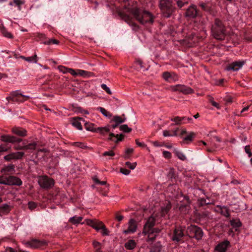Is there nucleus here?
Wrapping results in <instances>:
<instances>
[{"mask_svg":"<svg viewBox=\"0 0 252 252\" xmlns=\"http://www.w3.org/2000/svg\"><path fill=\"white\" fill-rule=\"evenodd\" d=\"M120 129L125 132H130L132 129L128 127L127 125H123L120 126Z\"/></svg>","mask_w":252,"mask_h":252,"instance_id":"nucleus-45","label":"nucleus"},{"mask_svg":"<svg viewBox=\"0 0 252 252\" xmlns=\"http://www.w3.org/2000/svg\"><path fill=\"white\" fill-rule=\"evenodd\" d=\"M155 221L156 219L154 217H149L144 226L143 232L145 234L148 232V231H150V229L155 225Z\"/></svg>","mask_w":252,"mask_h":252,"instance_id":"nucleus-14","label":"nucleus"},{"mask_svg":"<svg viewBox=\"0 0 252 252\" xmlns=\"http://www.w3.org/2000/svg\"><path fill=\"white\" fill-rule=\"evenodd\" d=\"M136 244L134 240H129L125 244V247L127 250H131L136 247Z\"/></svg>","mask_w":252,"mask_h":252,"instance_id":"nucleus-26","label":"nucleus"},{"mask_svg":"<svg viewBox=\"0 0 252 252\" xmlns=\"http://www.w3.org/2000/svg\"><path fill=\"white\" fill-rule=\"evenodd\" d=\"M125 164L127 167L133 170L136 167V162L131 163L129 161H127Z\"/></svg>","mask_w":252,"mask_h":252,"instance_id":"nucleus-50","label":"nucleus"},{"mask_svg":"<svg viewBox=\"0 0 252 252\" xmlns=\"http://www.w3.org/2000/svg\"><path fill=\"white\" fill-rule=\"evenodd\" d=\"M1 141L11 143H19L22 142V139L21 138H17L14 136H11L9 135H2L0 136Z\"/></svg>","mask_w":252,"mask_h":252,"instance_id":"nucleus-12","label":"nucleus"},{"mask_svg":"<svg viewBox=\"0 0 252 252\" xmlns=\"http://www.w3.org/2000/svg\"><path fill=\"white\" fill-rule=\"evenodd\" d=\"M43 43L45 45L58 44L59 43V41L55 39H50L48 40L43 41Z\"/></svg>","mask_w":252,"mask_h":252,"instance_id":"nucleus-42","label":"nucleus"},{"mask_svg":"<svg viewBox=\"0 0 252 252\" xmlns=\"http://www.w3.org/2000/svg\"><path fill=\"white\" fill-rule=\"evenodd\" d=\"M124 135L123 134L120 135H115L113 133H110L108 138V140L114 141L115 143H118L120 141H122L124 139Z\"/></svg>","mask_w":252,"mask_h":252,"instance_id":"nucleus-22","label":"nucleus"},{"mask_svg":"<svg viewBox=\"0 0 252 252\" xmlns=\"http://www.w3.org/2000/svg\"><path fill=\"white\" fill-rule=\"evenodd\" d=\"M97 110H99L101 112V113L106 117L110 118L112 116V114L110 112L108 111L107 110H106L105 108L103 107H98Z\"/></svg>","mask_w":252,"mask_h":252,"instance_id":"nucleus-37","label":"nucleus"},{"mask_svg":"<svg viewBox=\"0 0 252 252\" xmlns=\"http://www.w3.org/2000/svg\"><path fill=\"white\" fill-rule=\"evenodd\" d=\"M133 152V149L132 148H127L125 151V154L123 157L124 158L127 159L129 158L130 154Z\"/></svg>","mask_w":252,"mask_h":252,"instance_id":"nucleus-41","label":"nucleus"},{"mask_svg":"<svg viewBox=\"0 0 252 252\" xmlns=\"http://www.w3.org/2000/svg\"><path fill=\"white\" fill-rule=\"evenodd\" d=\"M77 72H78V75L81 76H83L84 77H88L91 76H94V73L92 72L87 71L84 70L77 69Z\"/></svg>","mask_w":252,"mask_h":252,"instance_id":"nucleus-28","label":"nucleus"},{"mask_svg":"<svg viewBox=\"0 0 252 252\" xmlns=\"http://www.w3.org/2000/svg\"><path fill=\"white\" fill-rule=\"evenodd\" d=\"M163 155L165 158L169 159L171 158V154L168 151H164L163 152Z\"/></svg>","mask_w":252,"mask_h":252,"instance_id":"nucleus-61","label":"nucleus"},{"mask_svg":"<svg viewBox=\"0 0 252 252\" xmlns=\"http://www.w3.org/2000/svg\"><path fill=\"white\" fill-rule=\"evenodd\" d=\"M115 155V153L112 150L109 151L105 152L103 154V156L104 157H106V156L113 157V156H114Z\"/></svg>","mask_w":252,"mask_h":252,"instance_id":"nucleus-56","label":"nucleus"},{"mask_svg":"<svg viewBox=\"0 0 252 252\" xmlns=\"http://www.w3.org/2000/svg\"><path fill=\"white\" fill-rule=\"evenodd\" d=\"M161 229L158 228H152L150 229V231H148V232H146V234H148V238L149 241H153L155 240L157 235L159 233Z\"/></svg>","mask_w":252,"mask_h":252,"instance_id":"nucleus-19","label":"nucleus"},{"mask_svg":"<svg viewBox=\"0 0 252 252\" xmlns=\"http://www.w3.org/2000/svg\"><path fill=\"white\" fill-rule=\"evenodd\" d=\"M199 5L204 11L209 13L212 12V7L209 3L201 2L199 3Z\"/></svg>","mask_w":252,"mask_h":252,"instance_id":"nucleus-25","label":"nucleus"},{"mask_svg":"<svg viewBox=\"0 0 252 252\" xmlns=\"http://www.w3.org/2000/svg\"><path fill=\"white\" fill-rule=\"evenodd\" d=\"M25 61L28 62H33L34 63H36L37 62V55H34L32 57H27L26 59H25Z\"/></svg>","mask_w":252,"mask_h":252,"instance_id":"nucleus-46","label":"nucleus"},{"mask_svg":"<svg viewBox=\"0 0 252 252\" xmlns=\"http://www.w3.org/2000/svg\"><path fill=\"white\" fill-rule=\"evenodd\" d=\"M230 246V242L225 240L218 244L215 248L216 252H225Z\"/></svg>","mask_w":252,"mask_h":252,"instance_id":"nucleus-16","label":"nucleus"},{"mask_svg":"<svg viewBox=\"0 0 252 252\" xmlns=\"http://www.w3.org/2000/svg\"><path fill=\"white\" fill-rule=\"evenodd\" d=\"M101 227H102V228H101L100 230H102V231H101L102 234L103 235H109V231H108V229L106 228L105 225H101Z\"/></svg>","mask_w":252,"mask_h":252,"instance_id":"nucleus-53","label":"nucleus"},{"mask_svg":"<svg viewBox=\"0 0 252 252\" xmlns=\"http://www.w3.org/2000/svg\"><path fill=\"white\" fill-rule=\"evenodd\" d=\"M80 119H81L80 118H73L72 122V125L79 130H81L82 129L81 124L79 121V120Z\"/></svg>","mask_w":252,"mask_h":252,"instance_id":"nucleus-36","label":"nucleus"},{"mask_svg":"<svg viewBox=\"0 0 252 252\" xmlns=\"http://www.w3.org/2000/svg\"><path fill=\"white\" fill-rule=\"evenodd\" d=\"M184 228L181 226H176L171 237L173 241L176 243L183 242V238L185 236Z\"/></svg>","mask_w":252,"mask_h":252,"instance_id":"nucleus-7","label":"nucleus"},{"mask_svg":"<svg viewBox=\"0 0 252 252\" xmlns=\"http://www.w3.org/2000/svg\"><path fill=\"white\" fill-rule=\"evenodd\" d=\"M85 128L88 130L94 132H97V127H95L94 124L91 123H86L85 124Z\"/></svg>","mask_w":252,"mask_h":252,"instance_id":"nucleus-30","label":"nucleus"},{"mask_svg":"<svg viewBox=\"0 0 252 252\" xmlns=\"http://www.w3.org/2000/svg\"><path fill=\"white\" fill-rule=\"evenodd\" d=\"M6 185L20 186L22 184L21 180L14 176H6Z\"/></svg>","mask_w":252,"mask_h":252,"instance_id":"nucleus-11","label":"nucleus"},{"mask_svg":"<svg viewBox=\"0 0 252 252\" xmlns=\"http://www.w3.org/2000/svg\"><path fill=\"white\" fill-rule=\"evenodd\" d=\"M24 153L21 152L12 153L4 157V159L6 161H10L12 159H21L24 156Z\"/></svg>","mask_w":252,"mask_h":252,"instance_id":"nucleus-15","label":"nucleus"},{"mask_svg":"<svg viewBox=\"0 0 252 252\" xmlns=\"http://www.w3.org/2000/svg\"><path fill=\"white\" fill-rule=\"evenodd\" d=\"M120 172L125 175H129L130 172V171L129 170L124 168H121L120 169Z\"/></svg>","mask_w":252,"mask_h":252,"instance_id":"nucleus-60","label":"nucleus"},{"mask_svg":"<svg viewBox=\"0 0 252 252\" xmlns=\"http://www.w3.org/2000/svg\"><path fill=\"white\" fill-rule=\"evenodd\" d=\"M195 134L193 132H190L187 136L184 138V141L191 142L192 141Z\"/></svg>","mask_w":252,"mask_h":252,"instance_id":"nucleus-43","label":"nucleus"},{"mask_svg":"<svg viewBox=\"0 0 252 252\" xmlns=\"http://www.w3.org/2000/svg\"><path fill=\"white\" fill-rule=\"evenodd\" d=\"M220 213L222 215L229 218L230 217V213L229 209L225 206L220 207Z\"/></svg>","mask_w":252,"mask_h":252,"instance_id":"nucleus-39","label":"nucleus"},{"mask_svg":"<svg viewBox=\"0 0 252 252\" xmlns=\"http://www.w3.org/2000/svg\"><path fill=\"white\" fill-rule=\"evenodd\" d=\"M137 229V224L136 221L131 219L129 220L128 222V228L123 231V233L125 234H128L130 233H133L135 232Z\"/></svg>","mask_w":252,"mask_h":252,"instance_id":"nucleus-13","label":"nucleus"},{"mask_svg":"<svg viewBox=\"0 0 252 252\" xmlns=\"http://www.w3.org/2000/svg\"><path fill=\"white\" fill-rule=\"evenodd\" d=\"M178 6L180 8H182L183 7L185 4H187L188 3V2H183L181 0H178L177 2Z\"/></svg>","mask_w":252,"mask_h":252,"instance_id":"nucleus-63","label":"nucleus"},{"mask_svg":"<svg viewBox=\"0 0 252 252\" xmlns=\"http://www.w3.org/2000/svg\"><path fill=\"white\" fill-rule=\"evenodd\" d=\"M188 120V121L192 120L191 118H187L186 117H180L179 116H177L174 118H172L171 119L172 121L175 122V125H181L182 124V121Z\"/></svg>","mask_w":252,"mask_h":252,"instance_id":"nucleus-24","label":"nucleus"},{"mask_svg":"<svg viewBox=\"0 0 252 252\" xmlns=\"http://www.w3.org/2000/svg\"><path fill=\"white\" fill-rule=\"evenodd\" d=\"M101 225H104V224L102 221L97 220L95 225L94 226L93 228L95 229L96 231H99L101 229V228H102V227H101Z\"/></svg>","mask_w":252,"mask_h":252,"instance_id":"nucleus-48","label":"nucleus"},{"mask_svg":"<svg viewBox=\"0 0 252 252\" xmlns=\"http://www.w3.org/2000/svg\"><path fill=\"white\" fill-rule=\"evenodd\" d=\"M68 73H70L71 75H72L73 76H76L77 75H78V72H77V71H75V70L72 69V68H69V69H68Z\"/></svg>","mask_w":252,"mask_h":252,"instance_id":"nucleus-62","label":"nucleus"},{"mask_svg":"<svg viewBox=\"0 0 252 252\" xmlns=\"http://www.w3.org/2000/svg\"><path fill=\"white\" fill-rule=\"evenodd\" d=\"M97 220H90L87 219L85 220L86 223L87 225H90L92 226V227H94V226L96 224V222Z\"/></svg>","mask_w":252,"mask_h":252,"instance_id":"nucleus-47","label":"nucleus"},{"mask_svg":"<svg viewBox=\"0 0 252 252\" xmlns=\"http://www.w3.org/2000/svg\"><path fill=\"white\" fill-rule=\"evenodd\" d=\"M93 245L94 248L96 249V252H101L100 251V243L97 241H94Z\"/></svg>","mask_w":252,"mask_h":252,"instance_id":"nucleus-49","label":"nucleus"},{"mask_svg":"<svg viewBox=\"0 0 252 252\" xmlns=\"http://www.w3.org/2000/svg\"><path fill=\"white\" fill-rule=\"evenodd\" d=\"M28 207L31 210H33L36 207V204L34 202H29L28 203Z\"/></svg>","mask_w":252,"mask_h":252,"instance_id":"nucleus-55","label":"nucleus"},{"mask_svg":"<svg viewBox=\"0 0 252 252\" xmlns=\"http://www.w3.org/2000/svg\"><path fill=\"white\" fill-rule=\"evenodd\" d=\"M37 146L36 142L31 143L28 145H25V143H22V145H19L16 148L17 150H34Z\"/></svg>","mask_w":252,"mask_h":252,"instance_id":"nucleus-21","label":"nucleus"},{"mask_svg":"<svg viewBox=\"0 0 252 252\" xmlns=\"http://www.w3.org/2000/svg\"><path fill=\"white\" fill-rule=\"evenodd\" d=\"M111 126L109 125L104 127H97V132H99L101 134L104 135L110 131Z\"/></svg>","mask_w":252,"mask_h":252,"instance_id":"nucleus-27","label":"nucleus"},{"mask_svg":"<svg viewBox=\"0 0 252 252\" xmlns=\"http://www.w3.org/2000/svg\"><path fill=\"white\" fill-rule=\"evenodd\" d=\"M198 204L200 206H202L203 205L208 204L209 203L206 202V199L204 198H201L198 200Z\"/></svg>","mask_w":252,"mask_h":252,"instance_id":"nucleus-58","label":"nucleus"},{"mask_svg":"<svg viewBox=\"0 0 252 252\" xmlns=\"http://www.w3.org/2000/svg\"><path fill=\"white\" fill-rule=\"evenodd\" d=\"M245 151L246 153L248 154L249 157H251L252 155V153L251 151L250 146L249 145L246 146L245 147Z\"/></svg>","mask_w":252,"mask_h":252,"instance_id":"nucleus-59","label":"nucleus"},{"mask_svg":"<svg viewBox=\"0 0 252 252\" xmlns=\"http://www.w3.org/2000/svg\"><path fill=\"white\" fill-rule=\"evenodd\" d=\"M59 70L63 73H66L68 72V69L69 68L66 67L65 66L60 65L58 66Z\"/></svg>","mask_w":252,"mask_h":252,"instance_id":"nucleus-51","label":"nucleus"},{"mask_svg":"<svg viewBox=\"0 0 252 252\" xmlns=\"http://www.w3.org/2000/svg\"><path fill=\"white\" fill-rule=\"evenodd\" d=\"M38 183L41 188L46 189L52 188L55 184L54 180L46 175L39 176Z\"/></svg>","mask_w":252,"mask_h":252,"instance_id":"nucleus-6","label":"nucleus"},{"mask_svg":"<svg viewBox=\"0 0 252 252\" xmlns=\"http://www.w3.org/2000/svg\"><path fill=\"white\" fill-rule=\"evenodd\" d=\"M0 31L3 34V35L5 37L8 38H13L12 34L10 32H8L3 26H0Z\"/></svg>","mask_w":252,"mask_h":252,"instance_id":"nucleus-35","label":"nucleus"},{"mask_svg":"<svg viewBox=\"0 0 252 252\" xmlns=\"http://www.w3.org/2000/svg\"><path fill=\"white\" fill-rule=\"evenodd\" d=\"M12 208V206L6 203L0 205V217L7 215Z\"/></svg>","mask_w":252,"mask_h":252,"instance_id":"nucleus-17","label":"nucleus"},{"mask_svg":"<svg viewBox=\"0 0 252 252\" xmlns=\"http://www.w3.org/2000/svg\"><path fill=\"white\" fill-rule=\"evenodd\" d=\"M162 76L166 81L171 82L172 80H174V77L176 76V75L174 74H171L168 72H165L163 73Z\"/></svg>","mask_w":252,"mask_h":252,"instance_id":"nucleus-29","label":"nucleus"},{"mask_svg":"<svg viewBox=\"0 0 252 252\" xmlns=\"http://www.w3.org/2000/svg\"><path fill=\"white\" fill-rule=\"evenodd\" d=\"M168 177L169 179H171L172 181L173 178H175V173L174 170L173 168L170 169L169 173L168 174Z\"/></svg>","mask_w":252,"mask_h":252,"instance_id":"nucleus-52","label":"nucleus"},{"mask_svg":"<svg viewBox=\"0 0 252 252\" xmlns=\"http://www.w3.org/2000/svg\"><path fill=\"white\" fill-rule=\"evenodd\" d=\"M101 87L105 90L108 94H111L112 92L111 91L110 89L107 86L106 84H102L101 85Z\"/></svg>","mask_w":252,"mask_h":252,"instance_id":"nucleus-54","label":"nucleus"},{"mask_svg":"<svg viewBox=\"0 0 252 252\" xmlns=\"http://www.w3.org/2000/svg\"><path fill=\"white\" fill-rule=\"evenodd\" d=\"M29 98V96L24 95L21 94L19 91H13L6 98V102L5 104L7 105L10 101H11L12 102H23Z\"/></svg>","mask_w":252,"mask_h":252,"instance_id":"nucleus-4","label":"nucleus"},{"mask_svg":"<svg viewBox=\"0 0 252 252\" xmlns=\"http://www.w3.org/2000/svg\"><path fill=\"white\" fill-rule=\"evenodd\" d=\"M11 132L19 136L25 137L27 134V130L20 127L14 126L11 128Z\"/></svg>","mask_w":252,"mask_h":252,"instance_id":"nucleus-18","label":"nucleus"},{"mask_svg":"<svg viewBox=\"0 0 252 252\" xmlns=\"http://www.w3.org/2000/svg\"><path fill=\"white\" fill-rule=\"evenodd\" d=\"M245 63L244 61L233 62L226 66V70L227 71L232 70L233 71H237L242 68Z\"/></svg>","mask_w":252,"mask_h":252,"instance_id":"nucleus-9","label":"nucleus"},{"mask_svg":"<svg viewBox=\"0 0 252 252\" xmlns=\"http://www.w3.org/2000/svg\"><path fill=\"white\" fill-rule=\"evenodd\" d=\"M72 145H73L75 147H77L80 148L81 149H87L89 148L84 143H81V142H73L72 143Z\"/></svg>","mask_w":252,"mask_h":252,"instance_id":"nucleus-44","label":"nucleus"},{"mask_svg":"<svg viewBox=\"0 0 252 252\" xmlns=\"http://www.w3.org/2000/svg\"><path fill=\"white\" fill-rule=\"evenodd\" d=\"M171 208V204L168 203L164 207H162L160 211V216L162 217H164L168 213Z\"/></svg>","mask_w":252,"mask_h":252,"instance_id":"nucleus-31","label":"nucleus"},{"mask_svg":"<svg viewBox=\"0 0 252 252\" xmlns=\"http://www.w3.org/2000/svg\"><path fill=\"white\" fill-rule=\"evenodd\" d=\"M174 153L175 155L181 160L185 161L187 159L184 154L178 149H174Z\"/></svg>","mask_w":252,"mask_h":252,"instance_id":"nucleus-34","label":"nucleus"},{"mask_svg":"<svg viewBox=\"0 0 252 252\" xmlns=\"http://www.w3.org/2000/svg\"><path fill=\"white\" fill-rule=\"evenodd\" d=\"M126 119H122L120 116H115L113 117V120L111 121V122H114L115 123H117V124H121L122 123H123L125 122Z\"/></svg>","mask_w":252,"mask_h":252,"instance_id":"nucleus-40","label":"nucleus"},{"mask_svg":"<svg viewBox=\"0 0 252 252\" xmlns=\"http://www.w3.org/2000/svg\"><path fill=\"white\" fill-rule=\"evenodd\" d=\"M135 143L136 145L140 147L144 148L146 147V145H145L144 143L139 142L138 139L135 140Z\"/></svg>","mask_w":252,"mask_h":252,"instance_id":"nucleus-64","label":"nucleus"},{"mask_svg":"<svg viewBox=\"0 0 252 252\" xmlns=\"http://www.w3.org/2000/svg\"><path fill=\"white\" fill-rule=\"evenodd\" d=\"M197 13L196 6L194 5L190 6L187 10L186 16L190 18H194L197 16Z\"/></svg>","mask_w":252,"mask_h":252,"instance_id":"nucleus-20","label":"nucleus"},{"mask_svg":"<svg viewBox=\"0 0 252 252\" xmlns=\"http://www.w3.org/2000/svg\"><path fill=\"white\" fill-rule=\"evenodd\" d=\"M83 218L82 217L74 216L69 219V221L73 224H78L81 223Z\"/></svg>","mask_w":252,"mask_h":252,"instance_id":"nucleus-32","label":"nucleus"},{"mask_svg":"<svg viewBox=\"0 0 252 252\" xmlns=\"http://www.w3.org/2000/svg\"><path fill=\"white\" fill-rule=\"evenodd\" d=\"M118 14L123 20L128 23L129 25H131L134 27H136V25L135 24L132 23L131 22V18L129 15L124 13L123 12H119Z\"/></svg>","mask_w":252,"mask_h":252,"instance_id":"nucleus-23","label":"nucleus"},{"mask_svg":"<svg viewBox=\"0 0 252 252\" xmlns=\"http://www.w3.org/2000/svg\"><path fill=\"white\" fill-rule=\"evenodd\" d=\"M211 33L213 37L218 40H223L225 36V28L221 21L218 18L215 19L212 25Z\"/></svg>","mask_w":252,"mask_h":252,"instance_id":"nucleus-2","label":"nucleus"},{"mask_svg":"<svg viewBox=\"0 0 252 252\" xmlns=\"http://www.w3.org/2000/svg\"><path fill=\"white\" fill-rule=\"evenodd\" d=\"M13 3L18 6L19 9H21V5L24 3V2L21 0H13Z\"/></svg>","mask_w":252,"mask_h":252,"instance_id":"nucleus-57","label":"nucleus"},{"mask_svg":"<svg viewBox=\"0 0 252 252\" xmlns=\"http://www.w3.org/2000/svg\"><path fill=\"white\" fill-rule=\"evenodd\" d=\"M125 8L127 12L132 14L134 18L142 24H152L154 22V17L149 11L142 10L137 7L131 8L125 6Z\"/></svg>","mask_w":252,"mask_h":252,"instance_id":"nucleus-1","label":"nucleus"},{"mask_svg":"<svg viewBox=\"0 0 252 252\" xmlns=\"http://www.w3.org/2000/svg\"><path fill=\"white\" fill-rule=\"evenodd\" d=\"M169 90L174 92H179L185 94H192L193 92V90L191 88L181 84L171 86Z\"/></svg>","mask_w":252,"mask_h":252,"instance_id":"nucleus-8","label":"nucleus"},{"mask_svg":"<svg viewBox=\"0 0 252 252\" xmlns=\"http://www.w3.org/2000/svg\"><path fill=\"white\" fill-rule=\"evenodd\" d=\"M159 6L162 14L166 18L170 17L175 9L170 0H160Z\"/></svg>","mask_w":252,"mask_h":252,"instance_id":"nucleus-3","label":"nucleus"},{"mask_svg":"<svg viewBox=\"0 0 252 252\" xmlns=\"http://www.w3.org/2000/svg\"><path fill=\"white\" fill-rule=\"evenodd\" d=\"M186 233L189 237L195 238L197 240L201 239L203 235L202 230L194 225L188 227Z\"/></svg>","mask_w":252,"mask_h":252,"instance_id":"nucleus-5","label":"nucleus"},{"mask_svg":"<svg viewBox=\"0 0 252 252\" xmlns=\"http://www.w3.org/2000/svg\"><path fill=\"white\" fill-rule=\"evenodd\" d=\"M230 224L234 228H237L241 227L242 225V223L239 220L233 219L230 220Z\"/></svg>","mask_w":252,"mask_h":252,"instance_id":"nucleus-38","label":"nucleus"},{"mask_svg":"<svg viewBox=\"0 0 252 252\" xmlns=\"http://www.w3.org/2000/svg\"><path fill=\"white\" fill-rule=\"evenodd\" d=\"M1 171L4 174L8 173H12L14 171V165L13 164H9L4 167Z\"/></svg>","mask_w":252,"mask_h":252,"instance_id":"nucleus-33","label":"nucleus"},{"mask_svg":"<svg viewBox=\"0 0 252 252\" xmlns=\"http://www.w3.org/2000/svg\"><path fill=\"white\" fill-rule=\"evenodd\" d=\"M47 242L44 240H39L37 239H32L30 241L26 242V245L33 249L39 248L42 246L46 245Z\"/></svg>","mask_w":252,"mask_h":252,"instance_id":"nucleus-10","label":"nucleus"}]
</instances>
